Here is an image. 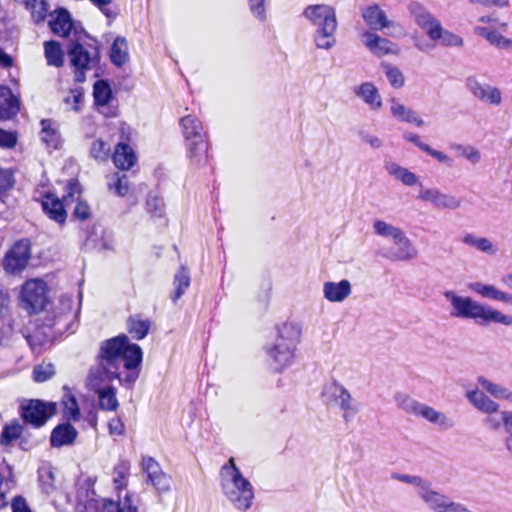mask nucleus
<instances>
[{
	"instance_id": "nucleus-1",
	"label": "nucleus",
	"mask_w": 512,
	"mask_h": 512,
	"mask_svg": "<svg viewBox=\"0 0 512 512\" xmlns=\"http://www.w3.org/2000/svg\"><path fill=\"white\" fill-rule=\"evenodd\" d=\"M142 359L140 346L131 343L124 334L104 341L97 364L91 367L87 376V387L92 391L99 390L110 386L114 379L131 387L139 377Z\"/></svg>"
},
{
	"instance_id": "nucleus-2",
	"label": "nucleus",
	"mask_w": 512,
	"mask_h": 512,
	"mask_svg": "<svg viewBox=\"0 0 512 512\" xmlns=\"http://www.w3.org/2000/svg\"><path fill=\"white\" fill-rule=\"evenodd\" d=\"M444 297L451 305V316L475 321L480 326L500 324L512 326V315L505 314L491 305L478 302L470 297L457 295L454 291H445Z\"/></svg>"
},
{
	"instance_id": "nucleus-3",
	"label": "nucleus",
	"mask_w": 512,
	"mask_h": 512,
	"mask_svg": "<svg viewBox=\"0 0 512 512\" xmlns=\"http://www.w3.org/2000/svg\"><path fill=\"white\" fill-rule=\"evenodd\" d=\"M302 15L315 28V46L327 51L332 49L336 45L338 29L336 9L329 4H311L304 8Z\"/></svg>"
},
{
	"instance_id": "nucleus-4",
	"label": "nucleus",
	"mask_w": 512,
	"mask_h": 512,
	"mask_svg": "<svg viewBox=\"0 0 512 512\" xmlns=\"http://www.w3.org/2000/svg\"><path fill=\"white\" fill-rule=\"evenodd\" d=\"M220 486L226 499L238 510H248L254 498V489L250 481L243 476L230 458L220 469Z\"/></svg>"
},
{
	"instance_id": "nucleus-5",
	"label": "nucleus",
	"mask_w": 512,
	"mask_h": 512,
	"mask_svg": "<svg viewBox=\"0 0 512 512\" xmlns=\"http://www.w3.org/2000/svg\"><path fill=\"white\" fill-rule=\"evenodd\" d=\"M301 336L302 326L298 322L287 321L277 327L275 341L266 349L276 371H283L292 365Z\"/></svg>"
},
{
	"instance_id": "nucleus-6",
	"label": "nucleus",
	"mask_w": 512,
	"mask_h": 512,
	"mask_svg": "<svg viewBox=\"0 0 512 512\" xmlns=\"http://www.w3.org/2000/svg\"><path fill=\"white\" fill-rule=\"evenodd\" d=\"M323 394L331 405L339 410L345 423L353 421L361 410V404L346 387L336 380L331 381L324 387Z\"/></svg>"
},
{
	"instance_id": "nucleus-7",
	"label": "nucleus",
	"mask_w": 512,
	"mask_h": 512,
	"mask_svg": "<svg viewBox=\"0 0 512 512\" xmlns=\"http://www.w3.org/2000/svg\"><path fill=\"white\" fill-rule=\"evenodd\" d=\"M80 311V303L71 296H61L59 303L47 317L45 325L55 329V333L72 332Z\"/></svg>"
},
{
	"instance_id": "nucleus-8",
	"label": "nucleus",
	"mask_w": 512,
	"mask_h": 512,
	"mask_svg": "<svg viewBox=\"0 0 512 512\" xmlns=\"http://www.w3.org/2000/svg\"><path fill=\"white\" fill-rule=\"evenodd\" d=\"M48 287L42 279H29L25 281L20 291V303L28 313L41 311L47 301Z\"/></svg>"
},
{
	"instance_id": "nucleus-9",
	"label": "nucleus",
	"mask_w": 512,
	"mask_h": 512,
	"mask_svg": "<svg viewBox=\"0 0 512 512\" xmlns=\"http://www.w3.org/2000/svg\"><path fill=\"white\" fill-rule=\"evenodd\" d=\"M418 497L432 512H472L464 504L455 502L448 495L435 490L430 482L422 488Z\"/></svg>"
},
{
	"instance_id": "nucleus-10",
	"label": "nucleus",
	"mask_w": 512,
	"mask_h": 512,
	"mask_svg": "<svg viewBox=\"0 0 512 512\" xmlns=\"http://www.w3.org/2000/svg\"><path fill=\"white\" fill-rule=\"evenodd\" d=\"M30 256L29 242L26 240L16 242L2 260L4 271L9 275L20 274L27 267Z\"/></svg>"
},
{
	"instance_id": "nucleus-11",
	"label": "nucleus",
	"mask_w": 512,
	"mask_h": 512,
	"mask_svg": "<svg viewBox=\"0 0 512 512\" xmlns=\"http://www.w3.org/2000/svg\"><path fill=\"white\" fill-rule=\"evenodd\" d=\"M22 417L25 422L40 427L55 414L56 404L54 402H43L38 399L28 400L21 405Z\"/></svg>"
},
{
	"instance_id": "nucleus-12",
	"label": "nucleus",
	"mask_w": 512,
	"mask_h": 512,
	"mask_svg": "<svg viewBox=\"0 0 512 512\" xmlns=\"http://www.w3.org/2000/svg\"><path fill=\"white\" fill-rule=\"evenodd\" d=\"M68 53L71 64L76 69V81L83 82L85 79L84 71L91 69L98 61L97 50L93 49V52H90L82 45L73 43Z\"/></svg>"
},
{
	"instance_id": "nucleus-13",
	"label": "nucleus",
	"mask_w": 512,
	"mask_h": 512,
	"mask_svg": "<svg viewBox=\"0 0 512 512\" xmlns=\"http://www.w3.org/2000/svg\"><path fill=\"white\" fill-rule=\"evenodd\" d=\"M64 201L67 207L75 203L73 217L84 221L90 218L92 211L89 204L82 198V191L79 182L75 179L68 181Z\"/></svg>"
},
{
	"instance_id": "nucleus-14",
	"label": "nucleus",
	"mask_w": 512,
	"mask_h": 512,
	"mask_svg": "<svg viewBox=\"0 0 512 512\" xmlns=\"http://www.w3.org/2000/svg\"><path fill=\"white\" fill-rule=\"evenodd\" d=\"M362 18L370 31H384L385 29L396 28L398 25L388 19L386 12L377 3L367 5L361 10Z\"/></svg>"
},
{
	"instance_id": "nucleus-15",
	"label": "nucleus",
	"mask_w": 512,
	"mask_h": 512,
	"mask_svg": "<svg viewBox=\"0 0 512 512\" xmlns=\"http://www.w3.org/2000/svg\"><path fill=\"white\" fill-rule=\"evenodd\" d=\"M362 41L365 47L376 57L398 55L400 53V48L396 43L372 31H365L362 34Z\"/></svg>"
},
{
	"instance_id": "nucleus-16",
	"label": "nucleus",
	"mask_w": 512,
	"mask_h": 512,
	"mask_svg": "<svg viewBox=\"0 0 512 512\" xmlns=\"http://www.w3.org/2000/svg\"><path fill=\"white\" fill-rule=\"evenodd\" d=\"M466 87L478 100L491 105H499L502 101L501 91L487 83H481L474 77L466 80Z\"/></svg>"
},
{
	"instance_id": "nucleus-17",
	"label": "nucleus",
	"mask_w": 512,
	"mask_h": 512,
	"mask_svg": "<svg viewBox=\"0 0 512 512\" xmlns=\"http://www.w3.org/2000/svg\"><path fill=\"white\" fill-rule=\"evenodd\" d=\"M394 247L387 250L384 256L391 261L407 262L418 256V250L413 242L406 236L405 232L401 234L394 242Z\"/></svg>"
},
{
	"instance_id": "nucleus-18",
	"label": "nucleus",
	"mask_w": 512,
	"mask_h": 512,
	"mask_svg": "<svg viewBox=\"0 0 512 512\" xmlns=\"http://www.w3.org/2000/svg\"><path fill=\"white\" fill-rule=\"evenodd\" d=\"M323 296L331 303H342L352 293V285L349 280L342 279L338 282L326 281L323 284Z\"/></svg>"
},
{
	"instance_id": "nucleus-19",
	"label": "nucleus",
	"mask_w": 512,
	"mask_h": 512,
	"mask_svg": "<svg viewBox=\"0 0 512 512\" xmlns=\"http://www.w3.org/2000/svg\"><path fill=\"white\" fill-rule=\"evenodd\" d=\"M465 397L476 410L483 414L499 412L500 405L491 399L485 391L478 388L467 390Z\"/></svg>"
},
{
	"instance_id": "nucleus-20",
	"label": "nucleus",
	"mask_w": 512,
	"mask_h": 512,
	"mask_svg": "<svg viewBox=\"0 0 512 512\" xmlns=\"http://www.w3.org/2000/svg\"><path fill=\"white\" fill-rule=\"evenodd\" d=\"M66 204L64 199L60 200L56 195L47 193L42 199V208L45 214L58 224L65 223L67 219V212L65 210Z\"/></svg>"
},
{
	"instance_id": "nucleus-21",
	"label": "nucleus",
	"mask_w": 512,
	"mask_h": 512,
	"mask_svg": "<svg viewBox=\"0 0 512 512\" xmlns=\"http://www.w3.org/2000/svg\"><path fill=\"white\" fill-rule=\"evenodd\" d=\"M408 11L415 21L429 36V30L434 29L439 21L427 10V8L418 1H412L408 4Z\"/></svg>"
},
{
	"instance_id": "nucleus-22",
	"label": "nucleus",
	"mask_w": 512,
	"mask_h": 512,
	"mask_svg": "<svg viewBox=\"0 0 512 512\" xmlns=\"http://www.w3.org/2000/svg\"><path fill=\"white\" fill-rule=\"evenodd\" d=\"M20 109L19 99L7 86H0V119L9 120L14 117Z\"/></svg>"
},
{
	"instance_id": "nucleus-23",
	"label": "nucleus",
	"mask_w": 512,
	"mask_h": 512,
	"mask_svg": "<svg viewBox=\"0 0 512 512\" xmlns=\"http://www.w3.org/2000/svg\"><path fill=\"white\" fill-rule=\"evenodd\" d=\"M390 114L398 121L413 124L417 127L424 125V120L413 109L405 106L396 99L390 102Z\"/></svg>"
},
{
	"instance_id": "nucleus-24",
	"label": "nucleus",
	"mask_w": 512,
	"mask_h": 512,
	"mask_svg": "<svg viewBox=\"0 0 512 512\" xmlns=\"http://www.w3.org/2000/svg\"><path fill=\"white\" fill-rule=\"evenodd\" d=\"M180 126L182 128L185 144L198 140H207L203 131L202 122L198 118L192 115H187L181 118Z\"/></svg>"
},
{
	"instance_id": "nucleus-25",
	"label": "nucleus",
	"mask_w": 512,
	"mask_h": 512,
	"mask_svg": "<svg viewBox=\"0 0 512 512\" xmlns=\"http://www.w3.org/2000/svg\"><path fill=\"white\" fill-rule=\"evenodd\" d=\"M50 16L49 26L52 32L61 37H66L73 27L70 13L64 8H59L51 13Z\"/></svg>"
},
{
	"instance_id": "nucleus-26",
	"label": "nucleus",
	"mask_w": 512,
	"mask_h": 512,
	"mask_svg": "<svg viewBox=\"0 0 512 512\" xmlns=\"http://www.w3.org/2000/svg\"><path fill=\"white\" fill-rule=\"evenodd\" d=\"M356 96L361 98L370 109L378 110L382 107V97L377 87L372 82H363L354 88Z\"/></svg>"
},
{
	"instance_id": "nucleus-27",
	"label": "nucleus",
	"mask_w": 512,
	"mask_h": 512,
	"mask_svg": "<svg viewBox=\"0 0 512 512\" xmlns=\"http://www.w3.org/2000/svg\"><path fill=\"white\" fill-rule=\"evenodd\" d=\"M40 138L47 148L58 149L61 146L62 140L56 122L50 119H43L41 121Z\"/></svg>"
},
{
	"instance_id": "nucleus-28",
	"label": "nucleus",
	"mask_w": 512,
	"mask_h": 512,
	"mask_svg": "<svg viewBox=\"0 0 512 512\" xmlns=\"http://www.w3.org/2000/svg\"><path fill=\"white\" fill-rule=\"evenodd\" d=\"M386 172L394 179L400 181L403 185L412 187L421 183L419 177L409 169L395 162L385 164Z\"/></svg>"
},
{
	"instance_id": "nucleus-29",
	"label": "nucleus",
	"mask_w": 512,
	"mask_h": 512,
	"mask_svg": "<svg viewBox=\"0 0 512 512\" xmlns=\"http://www.w3.org/2000/svg\"><path fill=\"white\" fill-rule=\"evenodd\" d=\"M190 163L196 167L204 166L208 161V141L198 140L185 144Z\"/></svg>"
},
{
	"instance_id": "nucleus-30",
	"label": "nucleus",
	"mask_w": 512,
	"mask_h": 512,
	"mask_svg": "<svg viewBox=\"0 0 512 512\" xmlns=\"http://www.w3.org/2000/svg\"><path fill=\"white\" fill-rule=\"evenodd\" d=\"M483 424L491 431H499L504 427L507 434L512 428V411L499 409L497 413L486 414Z\"/></svg>"
},
{
	"instance_id": "nucleus-31",
	"label": "nucleus",
	"mask_w": 512,
	"mask_h": 512,
	"mask_svg": "<svg viewBox=\"0 0 512 512\" xmlns=\"http://www.w3.org/2000/svg\"><path fill=\"white\" fill-rule=\"evenodd\" d=\"M417 417H421L442 429H451L454 426V421L450 417L426 404L422 405Z\"/></svg>"
},
{
	"instance_id": "nucleus-32",
	"label": "nucleus",
	"mask_w": 512,
	"mask_h": 512,
	"mask_svg": "<svg viewBox=\"0 0 512 512\" xmlns=\"http://www.w3.org/2000/svg\"><path fill=\"white\" fill-rule=\"evenodd\" d=\"M77 430L70 424L58 425L52 431L50 442L54 447L70 445L77 437Z\"/></svg>"
},
{
	"instance_id": "nucleus-33",
	"label": "nucleus",
	"mask_w": 512,
	"mask_h": 512,
	"mask_svg": "<svg viewBox=\"0 0 512 512\" xmlns=\"http://www.w3.org/2000/svg\"><path fill=\"white\" fill-rule=\"evenodd\" d=\"M113 162L117 168L129 170L136 162V155L128 144L119 143L113 154Z\"/></svg>"
},
{
	"instance_id": "nucleus-34",
	"label": "nucleus",
	"mask_w": 512,
	"mask_h": 512,
	"mask_svg": "<svg viewBox=\"0 0 512 512\" xmlns=\"http://www.w3.org/2000/svg\"><path fill=\"white\" fill-rule=\"evenodd\" d=\"M429 38L433 41H438L443 46L461 47L463 39L457 34L443 29L440 22L434 29L429 30Z\"/></svg>"
},
{
	"instance_id": "nucleus-35",
	"label": "nucleus",
	"mask_w": 512,
	"mask_h": 512,
	"mask_svg": "<svg viewBox=\"0 0 512 512\" xmlns=\"http://www.w3.org/2000/svg\"><path fill=\"white\" fill-rule=\"evenodd\" d=\"M477 383L486 393L490 394L492 397L499 400H506L512 403V391L508 387L494 383L484 376H479L477 378Z\"/></svg>"
},
{
	"instance_id": "nucleus-36",
	"label": "nucleus",
	"mask_w": 512,
	"mask_h": 512,
	"mask_svg": "<svg viewBox=\"0 0 512 512\" xmlns=\"http://www.w3.org/2000/svg\"><path fill=\"white\" fill-rule=\"evenodd\" d=\"M475 34L484 37L491 45L498 48H511L512 40L501 34L500 31L490 29L487 27L476 26L474 28Z\"/></svg>"
},
{
	"instance_id": "nucleus-37",
	"label": "nucleus",
	"mask_w": 512,
	"mask_h": 512,
	"mask_svg": "<svg viewBox=\"0 0 512 512\" xmlns=\"http://www.w3.org/2000/svg\"><path fill=\"white\" fill-rule=\"evenodd\" d=\"M98 396V407L103 411H116L119 407L117 391L113 386L94 391Z\"/></svg>"
},
{
	"instance_id": "nucleus-38",
	"label": "nucleus",
	"mask_w": 512,
	"mask_h": 512,
	"mask_svg": "<svg viewBox=\"0 0 512 512\" xmlns=\"http://www.w3.org/2000/svg\"><path fill=\"white\" fill-rule=\"evenodd\" d=\"M151 327V321L144 319L139 315L130 316L127 320V330L132 338L136 340L144 339Z\"/></svg>"
},
{
	"instance_id": "nucleus-39",
	"label": "nucleus",
	"mask_w": 512,
	"mask_h": 512,
	"mask_svg": "<svg viewBox=\"0 0 512 512\" xmlns=\"http://www.w3.org/2000/svg\"><path fill=\"white\" fill-rule=\"evenodd\" d=\"M110 59L111 62L118 67H121L128 61V43L125 38H115L110 49Z\"/></svg>"
},
{
	"instance_id": "nucleus-40",
	"label": "nucleus",
	"mask_w": 512,
	"mask_h": 512,
	"mask_svg": "<svg viewBox=\"0 0 512 512\" xmlns=\"http://www.w3.org/2000/svg\"><path fill=\"white\" fill-rule=\"evenodd\" d=\"M44 55L49 66L59 68L64 63V52L57 41L50 40L44 43Z\"/></svg>"
},
{
	"instance_id": "nucleus-41",
	"label": "nucleus",
	"mask_w": 512,
	"mask_h": 512,
	"mask_svg": "<svg viewBox=\"0 0 512 512\" xmlns=\"http://www.w3.org/2000/svg\"><path fill=\"white\" fill-rule=\"evenodd\" d=\"M374 233L382 238L394 242L404 232L400 227L394 226L384 220L376 219L373 221Z\"/></svg>"
},
{
	"instance_id": "nucleus-42",
	"label": "nucleus",
	"mask_w": 512,
	"mask_h": 512,
	"mask_svg": "<svg viewBox=\"0 0 512 512\" xmlns=\"http://www.w3.org/2000/svg\"><path fill=\"white\" fill-rule=\"evenodd\" d=\"M173 285L175 290L171 299L176 303L190 286V274L184 266H181L175 274Z\"/></svg>"
},
{
	"instance_id": "nucleus-43",
	"label": "nucleus",
	"mask_w": 512,
	"mask_h": 512,
	"mask_svg": "<svg viewBox=\"0 0 512 512\" xmlns=\"http://www.w3.org/2000/svg\"><path fill=\"white\" fill-rule=\"evenodd\" d=\"M25 7L30 11L35 23L44 21L49 11V6L45 0H25Z\"/></svg>"
},
{
	"instance_id": "nucleus-44",
	"label": "nucleus",
	"mask_w": 512,
	"mask_h": 512,
	"mask_svg": "<svg viewBox=\"0 0 512 512\" xmlns=\"http://www.w3.org/2000/svg\"><path fill=\"white\" fill-rule=\"evenodd\" d=\"M395 401L400 409L416 417L418 416L419 411L423 405V403L415 400L414 398L406 394H397L395 396Z\"/></svg>"
},
{
	"instance_id": "nucleus-45",
	"label": "nucleus",
	"mask_w": 512,
	"mask_h": 512,
	"mask_svg": "<svg viewBox=\"0 0 512 512\" xmlns=\"http://www.w3.org/2000/svg\"><path fill=\"white\" fill-rule=\"evenodd\" d=\"M63 417L67 420L77 421L80 418V410L76 398L69 392L62 399Z\"/></svg>"
},
{
	"instance_id": "nucleus-46",
	"label": "nucleus",
	"mask_w": 512,
	"mask_h": 512,
	"mask_svg": "<svg viewBox=\"0 0 512 512\" xmlns=\"http://www.w3.org/2000/svg\"><path fill=\"white\" fill-rule=\"evenodd\" d=\"M93 96L96 105L105 106L109 103L112 92L109 84L104 80H99L94 84Z\"/></svg>"
},
{
	"instance_id": "nucleus-47",
	"label": "nucleus",
	"mask_w": 512,
	"mask_h": 512,
	"mask_svg": "<svg viewBox=\"0 0 512 512\" xmlns=\"http://www.w3.org/2000/svg\"><path fill=\"white\" fill-rule=\"evenodd\" d=\"M383 70L385 72L386 78L389 82V84L395 88L399 89L402 88L405 84V78L402 73V71L391 64L383 63L382 64Z\"/></svg>"
},
{
	"instance_id": "nucleus-48",
	"label": "nucleus",
	"mask_w": 512,
	"mask_h": 512,
	"mask_svg": "<svg viewBox=\"0 0 512 512\" xmlns=\"http://www.w3.org/2000/svg\"><path fill=\"white\" fill-rule=\"evenodd\" d=\"M130 465L126 461L119 462L113 470V482L117 490L123 489L127 485V477Z\"/></svg>"
},
{
	"instance_id": "nucleus-49",
	"label": "nucleus",
	"mask_w": 512,
	"mask_h": 512,
	"mask_svg": "<svg viewBox=\"0 0 512 512\" xmlns=\"http://www.w3.org/2000/svg\"><path fill=\"white\" fill-rule=\"evenodd\" d=\"M26 340L35 353H40L50 342V336L43 333L42 329H36L32 334L26 336Z\"/></svg>"
},
{
	"instance_id": "nucleus-50",
	"label": "nucleus",
	"mask_w": 512,
	"mask_h": 512,
	"mask_svg": "<svg viewBox=\"0 0 512 512\" xmlns=\"http://www.w3.org/2000/svg\"><path fill=\"white\" fill-rule=\"evenodd\" d=\"M469 289L479 294L483 298H488L496 301L499 298L500 290L493 285L484 284L482 282H474L469 284Z\"/></svg>"
},
{
	"instance_id": "nucleus-51",
	"label": "nucleus",
	"mask_w": 512,
	"mask_h": 512,
	"mask_svg": "<svg viewBox=\"0 0 512 512\" xmlns=\"http://www.w3.org/2000/svg\"><path fill=\"white\" fill-rule=\"evenodd\" d=\"M110 151V145L102 139H96L91 144L90 154L96 161L103 162L107 160Z\"/></svg>"
},
{
	"instance_id": "nucleus-52",
	"label": "nucleus",
	"mask_w": 512,
	"mask_h": 512,
	"mask_svg": "<svg viewBox=\"0 0 512 512\" xmlns=\"http://www.w3.org/2000/svg\"><path fill=\"white\" fill-rule=\"evenodd\" d=\"M142 470L147 474L148 481L151 483L155 478L162 475V471L159 463L152 457L146 456L142 459Z\"/></svg>"
},
{
	"instance_id": "nucleus-53",
	"label": "nucleus",
	"mask_w": 512,
	"mask_h": 512,
	"mask_svg": "<svg viewBox=\"0 0 512 512\" xmlns=\"http://www.w3.org/2000/svg\"><path fill=\"white\" fill-rule=\"evenodd\" d=\"M441 190L435 187H425L422 183L419 184V192L417 198L420 201L428 202L436 207L439 197L441 194Z\"/></svg>"
},
{
	"instance_id": "nucleus-54",
	"label": "nucleus",
	"mask_w": 512,
	"mask_h": 512,
	"mask_svg": "<svg viewBox=\"0 0 512 512\" xmlns=\"http://www.w3.org/2000/svg\"><path fill=\"white\" fill-rule=\"evenodd\" d=\"M146 210L152 217L161 218L164 215L163 199L157 195L150 194L146 201Z\"/></svg>"
},
{
	"instance_id": "nucleus-55",
	"label": "nucleus",
	"mask_w": 512,
	"mask_h": 512,
	"mask_svg": "<svg viewBox=\"0 0 512 512\" xmlns=\"http://www.w3.org/2000/svg\"><path fill=\"white\" fill-rule=\"evenodd\" d=\"M462 201L460 198L453 194L441 192L439 201L435 208L437 209H447V210H457L461 207Z\"/></svg>"
},
{
	"instance_id": "nucleus-56",
	"label": "nucleus",
	"mask_w": 512,
	"mask_h": 512,
	"mask_svg": "<svg viewBox=\"0 0 512 512\" xmlns=\"http://www.w3.org/2000/svg\"><path fill=\"white\" fill-rule=\"evenodd\" d=\"M22 427L18 423H13L6 425L0 436V443L3 445H8L12 441L18 439L21 435Z\"/></svg>"
},
{
	"instance_id": "nucleus-57",
	"label": "nucleus",
	"mask_w": 512,
	"mask_h": 512,
	"mask_svg": "<svg viewBox=\"0 0 512 512\" xmlns=\"http://www.w3.org/2000/svg\"><path fill=\"white\" fill-rule=\"evenodd\" d=\"M392 478L395 479V480H398L400 482H403V483H408V484H411L413 485L417 491V495L419 496L420 494V491L422 490V488H425V486L427 485V483L429 481L419 477V476H415V475H408V474H399V473H395L392 475Z\"/></svg>"
},
{
	"instance_id": "nucleus-58",
	"label": "nucleus",
	"mask_w": 512,
	"mask_h": 512,
	"mask_svg": "<svg viewBox=\"0 0 512 512\" xmlns=\"http://www.w3.org/2000/svg\"><path fill=\"white\" fill-rule=\"evenodd\" d=\"M55 374V369L51 363H43L36 366L33 370V379L36 382H44Z\"/></svg>"
},
{
	"instance_id": "nucleus-59",
	"label": "nucleus",
	"mask_w": 512,
	"mask_h": 512,
	"mask_svg": "<svg viewBox=\"0 0 512 512\" xmlns=\"http://www.w3.org/2000/svg\"><path fill=\"white\" fill-rule=\"evenodd\" d=\"M478 251L488 255H495L498 252V247L490 239L486 237H479L476 248Z\"/></svg>"
},
{
	"instance_id": "nucleus-60",
	"label": "nucleus",
	"mask_w": 512,
	"mask_h": 512,
	"mask_svg": "<svg viewBox=\"0 0 512 512\" xmlns=\"http://www.w3.org/2000/svg\"><path fill=\"white\" fill-rule=\"evenodd\" d=\"M265 1L266 0H248L252 14L260 21L266 19Z\"/></svg>"
},
{
	"instance_id": "nucleus-61",
	"label": "nucleus",
	"mask_w": 512,
	"mask_h": 512,
	"mask_svg": "<svg viewBox=\"0 0 512 512\" xmlns=\"http://www.w3.org/2000/svg\"><path fill=\"white\" fill-rule=\"evenodd\" d=\"M125 424L120 417L112 418L108 422V432L111 436H123L125 434Z\"/></svg>"
},
{
	"instance_id": "nucleus-62",
	"label": "nucleus",
	"mask_w": 512,
	"mask_h": 512,
	"mask_svg": "<svg viewBox=\"0 0 512 512\" xmlns=\"http://www.w3.org/2000/svg\"><path fill=\"white\" fill-rule=\"evenodd\" d=\"M17 143V134L0 128V147L13 148Z\"/></svg>"
},
{
	"instance_id": "nucleus-63",
	"label": "nucleus",
	"mask_w": 512,
	"mask_h": 512,
	"mask_svg": "<svg viewBox=\"0 0 512 512\" xmlns=\"http://www.w3.org/2000/svg\"><path fill=\"white\" fill-rule=\"evenodd\" d=\"M83 99V93L79 89H72L68 96L65 97L64 101L67 105H71L74 111H79V104Z\"/></svg>"
},
{
	"instance_id": "nucleus-64",
	"label": "nucleus",
	"mask_w": 512,
	"mask_h": 512,
	"mask_svg": "<svg viewBox=\"0 0 512 512\" xmlns=\"http://www.w3.org/2000/svg\"><path fill=\"white\" fill-rule=\"evenodd\" d=\"M155 489L160 493L168 492L171 488V479L165 473L158 476L151 482Z\"/></svg>"
}]
</instances>
